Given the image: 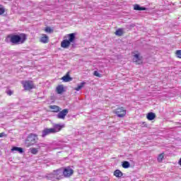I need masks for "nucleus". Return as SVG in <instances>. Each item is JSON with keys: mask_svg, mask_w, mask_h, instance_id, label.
Returning a JSON list of instances; mask_svg holds the SVG:
<instances>
[{"mask_svg": "<svg viewBox=\"0 0 181 181\" xmlns=\"http://www.w3.org/2000/svg\"><path fill=\"white\" fill-rule=\"evenodd\" d=\"M84 86H86V82H81V83L78 84L77 87L75 88L74 90H76V91H80V90H81Z\"/></svg>", "mask_w": 181, "mask_h": 181, "instance_id": "aec40b11", "label": "nucleus"}, {"mask_svg": "<svg viewBox=\"0 0 181 181\" xmlns=\"http://www.w3.org/2000/svg\"><path fill=\"white\" fill-rule=\"evenodd\" d=\"M53 131L54 130L52 128L50 129L45 128L42 130L41 136L42 138H45V136H47V135H50V134H54Z\"/></svg>", "mask_w": 181, "mask_h": 181, "instance_id": "9d476101", "label": "nucleus"}, {"mask_svg": "<svg viewBox=\"0 0 181 181\" xmlns=\"http://www.w3.org/2000/svg\"><path fill=\"white\" fill-rule=\"evenodd\" d=\"M12 152H18V153H23V148L22 147L13 146L11 148Z\"/></svg>", "mask_w": 181, "mask_h": 181, "instance_id": "4468645a", "label": "nucleus"}, {"mask_svg": "<svg viewBox=\"0 0 181 181\" xmlns=\"http://www.w3.org/2000/svg\"><path fill=\"white\" fill-rule=\"evenodd\" d=\"M7 38L9 39L11 43H13V45H23L26 42L28 37L25 33H21L19 35L10 34L7 36Z\"/></svg>", "mask_w": 181, "mask_h": 181, "instance_id": "f257e3e1", "label": "nucleus"}, {"mask_svg": "<svg viewBox=\"0 0 181 181\" xmlns=\"http://www.w3.org/2000/svg\"><path fill=\"white\" fill-rule=\"evenodd\" d=\"M64 127V125L62 124H54V127L52 128L53 129L54 134H56V132H59V131H62V129Z\"/></svg>", "mask_w": 181, "mask_h": 181, "instance_id": "9b49d317", "label": "nucleus"}, {"mask_svg": "<svg viewBox=\"0 0 181 181\" xmlns=\"http://www.w3.org/2000/svg\"><path fill=\"white\" fill-rule=\"evenodd\" d=\"M122 168H124V169H128V168L131 166V164L128 161H123L122 163Z\"/></svg>", "mask_w": 181, "mask_h": 181, "instance_id": "b1692460", "label": "nucleus"}, {"mask_svg": "<svg viewBox=\"0 0 181 181\" xmlns=\"http://www.w3.org/2000/svg\"><path fill=\"white\" fill-rule=\"evenodd\" d=\"M8 95H12L13 94V91L12 90H8L7 92Z\"/></svg>", "mask_w": 181, "mask_h": 181, "instance_id": "c756f323", "label": "nucleus"}, {"mask_svg": "<svg viewBox=\"0 0 181 181\" xmlns=\"http://www.w3.org/2000/svg\"><path fill=\"white\" fill-rule=\"evenodd\" d=\"M163 158H164L163 153H160L158 157V161L162 162V160H163Z\"/></svg>", "mask_w": 181, "mask_h": 181, "instance_id": "cd10ccee", "label": "nucleus"}, {"mask_svg": "<svg viewBox=\"0 0 181 181\" xmlns=\"http://www.w3.org/2000/svg\"><path fill=\"white\" fill-rule=\"evenodd\" d=\"M141 127H142L144 128L145 127H148V124H146V122H142L141 124Z\"/></svg>", "mask_w": 181, "mask_h": 181, "instance_id": "7c9ffc66", "label": "nucleus"}, {"mask_svg": "<svg viewBox=\"0 0 181 181\" xmlns=\"http://www.w3.org/2000/svg\"><path fill=\"white\" fill-rule=\"evenodd\" d=\"M5 13V8L0 4V15H4Z\"/></svg>", "mask_w": 181, "mask_h": 181, "instance_id": "bb28decb", "label": "nucleus"}, {"mask_svg": "<svg viewBox=\"0 0 181 181\" xmlns=\"http://www.w3.org/2000/svg\"><path fill=\"white\" fill-rule=\"evenodd\" d=\"M178 163H179V165H180V166H181V158H180V160H179V161H178Z\"/></svg>", "mask_w": 181, "mask_h": 181, "instance_id": "473e14b6", "label": "nucleus"}, {"mask_svg": "<svg viewBox=\"0 0 181 181\" xmlns=\"http://www.w3.org/2000/svg\"><path fill=\"white\" fill-rule=\"evenodd\" d=\"M4 136H6V134L4 132L0 134V138H4Z\"/></svg>", "mask_w": 181, "mask_h": 181, "instance_id": "2f4dec72", "label": "nucleus"}, {"mask_svg": "<svg viewBox=\"0 0 181 181\" xmlns=\"http://www.w3.org/2000/svg\"><path fill=\"white\" fill-rule=\"evenodd\" d=\"M124 173H122V172H121V170H116L114 172V176H115L116 177H122Z\"/></svg>", "mask_w": 181, "mask_h": 181, "instance_id": "6ab92c4d", "label": "nucleus"}, {"mask_svg": "<svg viewBox=\"0 0 181 181\" xmlns=\"http://www.w3.org/2000/svg\"><path fill=\"white\" fill-rule=\"evenodd\" d=\"M62 173L64 177H70V176L74 173V170H73L70 167H66L64 170L62 169Z\"/></svg>", "mask_w": 181, "mask_h": 181, "instance_id": "423d86ee", "label": "nucleus"}, {"mask_svg": "<svg viewBox=\"0 0 181 181\" xmlns=\"http://www.w3.org/2000/svg\"><path fill=\"white\" fill-rule=\"evenodd\" d=\"M93 76H95V77H101V74H100L98 71H94Z\"/></svg>", "mask_w": 181, "mask_h": 181, "instance_id": "c85d7f7f", "label": "nucleus"}, {"mask_svg": "<svg viewBox=\"0 0 181 181\" xmlns=\"http://www.w3.org/2000/svg\"><path fill=\"white\" fill-rule=\"evenodd\" d=\"M115 34L116 35V36H122V35H124V29L122 28H119L117 29Z\"/></svg>", "mask_w": 181, "mask_h": 181, "instance_id": "412c9836", "label": "nucleus"}, {"mask_svg": "<svg viewBox=\"0 0 181 181\" xmlns=\"http://www.w3.org/2000/svg\"><path fill=\"white\" fill-rule=\"evenodd\" d=\"M62 80L64 81V83H69V81H71V80H73V78L70 77V74L68 72L62 78Z\"/></svg>", "mask_w": 181, "mask_h": 181, "instance_id": "f8f14e48", "label": "nucleus"}, {"mask_svg": "<svg viewBox=\"0 0 181 181\" xmlns=\"http://www.w3.org/2000/svg\"><path fill=\"white\" fill-rule=\"evenodd\" d=\"M39 149H40V146H38V148H30V152L33 153V155H37L39 153Z\"/></svg>", "mask_w": 181, "mask_h": 181, "instance_id": "a211bd4d", "label": "nucleus"}, {"mask_svg": "<svg viewBox=\"0 0 181 181\" xmlns=\"http://www.w3.org/2000/svg\"><path fill=\"white\" fill-rule=\"evenodd\" d=\"M25 90H32V88H34L33 82L30 81H26L25 82L22 83Z\"/></svg>", "mask_w": 181, "mask_h": 181, "instance_id": "0eeeda50", "label": "nucleus"}, {"mask_svg": "<svg viewBox=\"0 0 181 181\" xmlns=\"http://www.w3.org/2000/svg\"><path fill=\"white\" fill-rule=\"evenodd\" d=\"M49 108L51 110H53L54 112H59V111H60V107L57 105H51V106H49Z\"/></svg>", "mask_w": 181, "mask_h": 181, "instance_id": "5701e85b", "label": "nucleus"}, {"mask_svg": "<svg viewBox=\"0 0 181 181\" xmlns=\"http://www.w3.org/2000/svg\"><path fill=\"white\" fill-rule=\"evenodd\" d=\"M42 43H49V37L46 34H42L40 38Z\"/></svg>", "mask_w": 181, "mask_h": 181, "instance_id": "2eb2a0df", "label": "nucleus"}, {"mask_svg": "<svg viewBox=\"0 0 181 181\" xmlns=\"http://www.w3.org/2000/svg\"><path fill=\"white\" fill-rule=\"evenodd\" d=\"M175 56L178 59H181V49H178L175 52Z\"/></svg>", "mask_w": 181, "mask_h": 181, "instance_id": "a878e982", "label": "nucleus"}, {"mask_svg": "<svg viewBox=\"0 0 181 181\" xmlns=\"http://www.w3.org/2000/svg\"><path fill=\"white\" fill-rule=\"evenodd\" d=\"M44 30H45V32H46V33H53V32L54 31L53 30V28H52L49 26L45 27Z\"/></svg>", "mask_w": 181, "mask_h": 181, "instance_id": "393cba45", "label": "nucleus"}, {"mask_svg": "<svg viewBox=\"0 0 181 181\" xmlns=\"http://www.w3.org/2000/svg\"><path fill=\"white\" fill-rule=\"evenodd\" d=\"M134 11H146L145 7H141L139 5L136 4L134 7Z\"/></svg>", "mask_w": 181, "mask_h": 181, "instance_id": "4be33fe9", "label": "nucleus"}, {"mask_svg": "<svg viewBox=\"0 0 181 181\" xmlns=\"http://www.w3.org/2000/svg\"><path fill=\"white\" fill-rule=\"evenodd\" d=\"M146 118L148 121H153V119L156 118V115L153 112H148L146 115Z\"/></svg>", "mask_w": 181, "mask_h": 181, "instance_id": "ddd939ff", "label": "nucleus"}, {"mask_svg": "<svg viewBox=\"0 0 181 181\" xmlns=\"http://www.w3.org/2000/svg\"><path fill=\"white\" fill-rule=\"evenodd\" d=\"M54 174L55 175V177H57V180H60V179H62L64 176L63 168L54 170Z\"/></svg>", "mask_w": 181, "mask_h": 181, "instance_id": "1a4fd4ad", "label": "nucleus"}, {"mask_svg": "<svg viewBox=\"0 0 181 181\" xmlns=\"http://www.w3.org/2000/svg\"><path fill=\"white\" fill-rule=\"evenodd\" d=\"M62 47H64V49H67L69 46H62Z\"/></svg>", "mask_w": 181, "mask_h": 181, "instance_id": "72a5a7b5", "label": "nucleus"}, {"mask_svg": "<svg viewBox=\"0 0 181 181\" xmlns=\"http://www.w3.org/2000/svg\"><path fill=\"white\" fill-rule=\"evenodd\" d=\"M115 113L119 118H124V116L127 115V110L123 107H121L117 108Z\"/></svg>", "mask_w": 181, "mask_h": 181, "instance_id": "39448f33", "label": "nucleus"}, {"mask_svg": "<svg viewBox=\"0 0 181 181\" xmlns=\"http://www.w3.org/2000/svg\"><path fill=\"white\" fill-rule=\"evenodd\" d=\"M38 141L39 137L37 134L30 133L27 136V138L25 139V145L27 146V148H29V146H33V145H36Z\"/></svg>", "mask_w": 181, "mask_h": 181, "instance_id": "f03ea898", "label": "nucleus"}, {"mask_svg": "<svg viewBox=\"0 0 181 181\" xmlns=\"http://www.w3.org/2000/svg\"><path fill=\"white\" fill-rule=\"evenodd\" d=\"M46 178L48 180H57V178L54 174V173H50V174H47L46 175Z\"/></svg>", "mask_w": 181, "mask_h": 181, "instance_id": "f3484780", "label": "nucleus"}, {"mask_svg": "<svg viewBox=\"0 0 181 181\" xmlns=\"http://www.w3.org/2000/svg\"><path fill=\"white\" fill-rule=\"evenodd\" d=\"M132 56L133 57V62L136 64H142L144 63V57L141 55V52L138 50L132 52Z\"/></svg>", "mask_w": 181, "mask_h": 181, "instance_id": "20e7f679", "label": "nucleus"}, {"mask_svg": "<svg viewBox=\"0 0 181 181\" xmlns=\"http://www.w3.org/2000/svg\"><path fill=\"white\" fill-rule=\"evenodd\" d=\"M56 91L57 94H63L64 93V86L63 85H59L56 88Z\"/></svg>", "mask_w": 181, "mask_h": 181, "instance_id": "dca6fc26", "label": "nucleus"}, {"mask_svg": "<svg viewBox=\"0 0 181 181\" xmlns=\"http://www.w3.org/2000/svg\"><path fill=\"white\" fill-rule=\"evenodd\" d=\"M74 43H76V33H70L64 37L61 46H70V45H74Z\"/></svg>", "mask_w": 181, "mask_h": 181, "instance_id": "7ed1b4c3", "label": "nucleus"}, {"mask_svg": "<svg viewBox=\"0 0 181 181\" xmlns=\"http://www.w3.org/2000/svg\"><path fill=\"white\" fill-rule=\"evenodd\" d=\"M67 114H69V109H64L62 111L59 112L57 114V117L59 119H64V118H66V115H67Z\"/></svg>", "mask_w": 181, "mask_h": 181, "instance_id": "6e6552de", "label": "nucleus"}]
</instances>
